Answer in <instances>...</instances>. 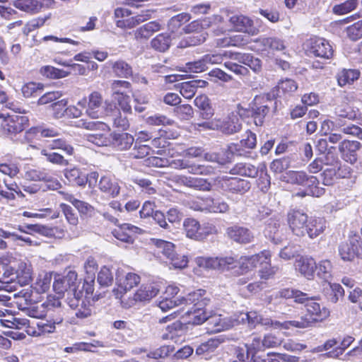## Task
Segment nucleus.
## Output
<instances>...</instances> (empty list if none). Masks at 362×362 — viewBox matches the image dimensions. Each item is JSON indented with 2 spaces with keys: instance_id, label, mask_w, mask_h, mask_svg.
Masks as SVG:
<instances>
[{
  "instance_id": "nucleus-5",
  "label": "nucleus",
  "mask_w": 362,
  "mask_h": 362,
  "mask_svg": "<svg viewBox=\"0 0 362 362\" xmlns=\"http://www.w3.org/2000/svg\"><path fill=\"white\" fill-rule=\"evenodd\" d=\"M339 252L344 261H353L355 258L362 259V241L360 237L356 233L351 232L348 241L339 245Z\"/></svg>"
},
{
  "instance_id": "nucleus-62",
  "label": "nucleus",
  "mask_w": 362,
  "mask_h": 362,
  "mask_svg": "<svg viewBox=\"0 0 362 362\" xmlns=\"http://www.w3.org/2000/svg\"><path fill=\"white\" fill-rule=\"evenodd\" d=\"M347 37L354 41L362 37V20L348 26L346 28Z\"/></svg>"
},
{
  "instance_id": "nucleus-26",
  "label": "nucleus",
  "mask_w": 362,
  "mask_h": 362,
  "mask_svg": "<svg viewBox=\"0 0 362 362\" xmlns=\"http://www.w3.org/2000/svg\"><path fill=\"white\" fill-rule=\"evenodd\" d=\"M100 190L112 198L117 197L120 192L118 182L110 176H103L98 182Z\"/></svg>"
},
{
  "instance_id": "nucleus-23",
  "label": "nucleus",
  "mask_w": 362,
  "mask_h": 362,
  "mask_svg": "<svg viewBox=\"0 0 362 362\" xmlns=\"http://www.w3.org/2000/svg\"><path fill=\"white\" fill-rule=\"evenodd\" d=\"M310 52L315 56L329 59L333 55V49L328 41L318 38L313 40L311 43Z\"/></svg>"
},
{
  "instance_id": "nucleus-52",
  "label": "nucleus",
  "mask_w": 362,
  "mask_h": 362,
  "mask_svg": "<svg viewBox=\"0 0 362 362\" xmlns=\"http://www.w3.org/2000/svg\"><path fill=\"white\" fill-rule=\"evenodd\" d=\"M23 310L26 312L28 315L34 318H42L45 317L47 313L46 305H44L43 303L31 304Z\"/></svg>"
},
{
  "instance_id": "nucleus-64",
  "label": "nucleus",
  "mask_w": 362,
  "mask_h": 362,
  "mask_svg": "<svg viewBox=\"0 0 362 362\" xmlns=\"http://www.w3.org/2000/svg\"><path fill=\"white\" fill-rule=\"evenodd\" d=\"M98 282L103 286H109L113 281V275L107 267H103L98 274Z\"/></svg>"
},
{
  "instance_id": "nucleus-55",
  "label": "nucleus",
  "mask_w": 362,
  "mask_h": 362,
  "mask_svg": "<svg viewBox=\"0 0 362 362\" xmlns=\"http://www.w3.org/2000/svg\"><path fill=\"white\" fill-rule=\"evenodd\" d=\"M38 134H40V136L43 137H54L58 135V132L54 129H42L40 127H33L25 132V138L30 139L33 136H37Z\"/></svg>"
},
{
  "instance_id": "nucleus-63",
  "label": "nucleus",
  "mask_w": 362,
  "mask_h": 362,
  "mask_svg": "<svg viewBox=\"0 0 362 362\" xmlns=\"http://www.w3.org/2000/svg\"><path fill=\"white\" fill-rule=\"evenodd\" d=\"M354 340V338L350 336L344 337L339 346L328 353V356L332 358L339 357L344 353L345 349L350 346Z\"/></svg>"
},
{
  "instance_id": "nucleus-13",
  "label": "nucleus",
  "mask_w": 362,
  "mask_h": 362,
  "mask_svg": "<svg viewBox=\"0 0 362 362\" xmlns=\"http://www.w3.org/2000/svg\"><path fill=\"white\" fill-rule=\"evenodd\" d=\"M281 180L288 183L297 184L308 187H312L318 184V180L316 177L308 176L303 171H288L283 175Z\"/></svg>"
},
{
  "instance_id": "nucleus-48",
  "label": "nucleus",
  "mask_w": 362,
  "mask_h": 362,
  "mask_svg": "<svg viewBox=\"0 0 362 362\" xmlns=\"http://www.w3.org/2000/svg\"><path fill=\"white\" fill-rule=\"evenodd\" d=\"M277 296L283 298H293L295 302L303 303L304 300L307 298V293L298 290H292L284 288L279 291Z\"/></svg>"
},
{
  "instance_id": "nucleus-25",
  "label": "nucleus",
  "mask_w": 362,
  "mask_h": 362,
  "mask_svg": "<svg viewBox=\"0 0 362 362\" xmlns=\"http://www.w3.org/2000/svg\"><path fill=\"white\" fill-rule=\"evenodd\" d=\"M296 270L304 277L311 279L317 269V264L314 259L311 257H300L296 262Z\"/></svg>"
},
{
  "instance_id": "nucleus-1",
  "label": "nucleus",
  "mask_w": 362,
  "mask_h": 362,
  "mask_svg": "<svg viewBox=\"0 0 362 362\" xmlns=\"http://www.w3.org/2000/svg\"><path fill=\"white\" fill-rule=\"evenodd\" d=\"M303 303H305L307 315L298 320L288 321L287 323H289L291 326L306 328L311 326L314 322L326 320L330 315V312L327 308L322 307L314 298H309L308 296Z\"/></svg>"
},
{
  "instance_id": "nucleus-45",
  "label": "nucleus",
  "mask_w": 362,
  "mask_h": 362,
  "mask_svg": "<svg viewBox=\"0 0 362 362\" xmlns=\"http://www.w3.org/2000/svg\"><path fill=\"white\" fill-rule=\"evenodd\" d=\"M336 114L341 117L354 120L360 117L361 113L358 108H354L349 105L338 106L335 110Z\"/></svg>"
},
{
  "instance_id": "nucleus-44",
  "label": "nucleus",
  "mask_w": 362,
  "mask_h": 362,
  "mask_svg": "<svg viewBox=\"0 0 362 362\" xmlns=\"http://www.w3.org/2000/svg\"><path fill=\"white\" fill-rule=\"evenodd\" d=\"M153 242L158 249V252L163 254L167 259H170L175 254L173 243L160 239L153 240Z\"/></svg>"
},
{
  "instance_id": "nucleus-46",
  "label": "nucleus",
  "mask_w": 362,
  "mask_h": 362,
  "mask_svg": "<svg viewBox=\"0 0 362 362\" xmlns=\"http://www.w3.org/2000/svg\"><path fill=\"white\" fill-rule=\"evenodd\" d=\"M325 289L327 291L328 300L333 303H337L339 298H342L344 295V290L339 284L329 282L327 287L325 288Z\"/></svg>"
},
{
  "instance_id": "nucleus-8",
  "label": "nucleus",
  "mask_w": 362,
  "mask_h": 362,
  "mask_svg": "<svg viewBox=\"0 0 362 362\" xmlns=\"http://www.w3.org/2000/svg\"><path fill=\"white\" fill-rule=\"evenodd\" d=\"M196 263L199 267L209 269L229 270L235 266L236 261L233 257L196 258Z\"/></svg>"
},
{
  "instance_id": "nucleus-24",
  "label": "nucleus",
  "mask_w": 362,
  "mask_h": 362,
  "mask_svg": "<svg viewBox=\"0 0 362 362\" xmlns=\"http://www.w3.org/2000/svg\"><path fill=\"white\" fill-rule=\"evenodd\" d=\"M140 276L135 273H127L124 276H119L117 278V282L119 295L121 294L123 297L124 293L138 285L140 282Z\"/></svg>"
},
{
  "instance_id": "nucleus-10",
  "label": "nucleus",
  "mask_w": 362,
  "mask_h": 362,
  "mask_svg": "<svg viewBox=\"0 0 362 362\" xmlns=\"http://www.w3.org/2000/svg\"><path fill=\"white\" fill-rule=\"evenodd\" d=\"M271 256V253L269 250H263L256 255L241 257L239 260L241 273H247V272L256 268L259 264L268 263L269 258Z\"/></svg>"
},
{
  "instance_id": "nucleus-16",
  "label": "nucleus",
  "mask_w": 362,
  "mask_h": 362,
  "mask_svg": "<svg viewBox=\"0 0 362 362\" xmlns=\"http://www.w3.org/2000/svg\"><path fill=\"white\" fill-rule=\"evenodd\" d=\"M226 234L230 240L240 244L250 243L255 238L254 234L249 228L237 225L228 227Z\"/></svg>"
},
{
  "instance_id": "nucleus-49",
  "label": "nucleus",
  "mask_w": 362,
  "mask_h": 362,
  "mask_svg": "<svg viewBox=\"0 0 362 362\" xmlns=\"http://www.w3.org/2000/svg\"><path fill=\"white\" fill-rule=\"evenodd\" d=\"M111 95H119L131 93V83L127 81L114 80L110 84Z\"/></svg>"
},
{
  "instance_id": "nucleus-31",
  "label": "nucleus",
  "mask_w": 362,
  "mask_h": 362,
  "mask_svg": "<svg viewBox=\"0 0 362 362\" xmlns=\"http://www.w3.org/2000/svg\"><path fill=\"white\" fill-rule=\"evenodd\" d=\"M361 73L358 69H343L336 76L338 85L341 87L351 85L358 79Z\"/></svg>"
},
{
  "instance_id": "nucleus-59",
  "label": "nucleus",
  "mask_w": 362,
  "mask_h": 362,
  "mask_svg": "<svg viewBox=\"0 0 362 362\" xmlns=\"http://www.w3.org/2000/svg\"><path fill=\"white\" fill-rule=\"evenodd\" d=\"M208 212L210 213H226L229 210L228 204L218 199L207 198Z\"/></svg>"
},
{
  "instance_id": "nucleus-30",
  "label": "nucleus",
  "mask_w": 362,
  "mask_h": 362,
  "mask_svg": "<svg viewBox=\"0 0 362 362\" xmlns=\"http://www.w3.org/2000/svg\"><path fill=\"white\" fill-rule=\"evenodd\" d=\"M160 29L161 25L158 22L151 21L135 30L133 33L137 40H147L154 33L159 31Z\"/></svg>"
},
{
  "instance_id": "nucleus-6",
  "label": "nucleus",
  "mask_w": 362,
  "mask_h": 362,
  "mask_svg": "<svg viewBox=\"0 0 362 362\" xmlns=\"http://www.w3.org/2000/svg\"><path fill=\"white\" fill-rule=\"evenodd\" d=\"M225 13L234 30L247 33L252 36L259 33V29L254 25L253 21L249 17L243 14H233L228 11H226Z\"/></svg>"
},
{
  "instance_id": "nucleus-27",
  "label": "nucleus",
  "mask_w": 362,
  "mask_h": 362,
  "mask_svg": "<svg viewBox=\"0 0 362 362\" xmlns=\"http://www.w3.org/2000/svg\"><path fill=\"white\" fill-rule=\"evenodd\" d=\"M45 1L52 2L51 0H14L13 5L23 11L35 13L40 11Z\"/></svg>"
},
{
  "instance_id": "nucleus-14",
  "label": "nucleus",
  "mask_w": 362,
  "mask_h": 362,
  "mask_svg": "<svg viewBox=\"0 0 362 362\" xmlns=\"http://www.w3.org/2000/svg\"><path fill=\"white\" fill-rule=\"evenodd\" d=\"M223 22V17L220 15H213L201 20L192 21L183 30L186 33H202V30L207 29L213 25H218Z\"/></svg>"
},
{
  "instance_id": "nucleus-2",
  "label": "nucleus",
  "mask_w": 362,
  "mask_h": 362,
  "mask_svg": "<svg viewBox=\"0 0 362 362\" xmlns=\"http://www.w3.org/2000/svg\"><path fill=\"white\" fill-rule=\"evenodd\" d=\"M160 290V286L157 283L142 284L134 293L132 297H123L119 295L118 289H114L113 293L115 297L121 300L122 306L129 308L138 303L147 302L156 297Z\"/></svg>"
},
{
  "instance_id": "nucleus-21",
  "label": "nucleus",
  "mask_w": 362,
  "mask_h": 362,
  "mask_svg": "<svg viewBox=\"0 0 362 362\" xmlns=\"http://www.w3.org/2000/svg\"><path fill=\"white\" fill-rule=\"evenodd\" d=\"M208 324L211 326L212 332H219L234 327L237 324V321L231 317L211 314Z\"/></svg>"
},
{
  "instance_id": "nucleus-57",
  "label": "nucleus",
  "mask_w": 362,
  "mask_h": 362,
  "mask_svg": "<svg viewBox=\"0 0 362 362\" xmlns=\"http://www.w3.org/2000/svg\"><path fill=\"white\" fill-rule=\"evenodd\" d=\"M55 323L51 322H39L37 324V330L34 332L28 331V334L30 336H41L46 334L53 333L55 331Z\"/></svg>"
},
{
  "instance_id": "nucleus-7",
  "label": "nucleus",
  "mask_w": 362,
  "mask_h": 362,
  "mask_svg": "<svg viewBox=\"0 0 362 362\" xmlns=\"http://www.w3.org/2000/svg\"><path fill=\"white\" fill-rule=\"evenodd\" d=\"M28 122V119L25 116L0 112V127L8 133L16 134L22 132Z\"/></svg>"
},
{
  "instance_id": "nucleus-32",
  "label": "nucleus",
  "mask_w": 362,
  "mask_h": 362,
  "mask_svg": "<svg viewBox=\"0 0 362 362\" xmlns=\"http://www.w3.org/2000/svg\"><path fill=\"white\" fill-rule=\"evenodd\" d=\"M230 59L238 61L245 66H247L254 71L257 72L261 69V61L250 54L234 53L230 54Z\"/></svg>"
},
{
  "instance_id": "nucleus-3",
  "label": "nucleus",
  "mask_w": 362,
  "mask_h": 362,
  "mask_svg": "<svg viewBox=\"0 0 362 362\" xmlns=\"http://www.w3.org/2000/svg\"><path fill=\"white\" fill-rule=\"evenodd\" d=\"M112 110L113 105L107 101L104 104L100 93L93 91L88 95L86 114L89 117L92 119L103 118L105 115H108L110 112Z\"/></svg>"
},
{
  "instance_id": "nucleus-56",
  "label": "nucleus",
  "mask_w": 362,
  "mask_h": 362,
  "mask_svg": "<svg viewBox=\"0 0 362 362\" xmlns=\"http://www.w3.org/2000/svg\"><path fill=\"white\" fill-rule=\"evenodd\" d=\"M50 18V16L45 17H39L28 22L22 29V32L25 35H28L30 33L42 27L45 22Z\"/></svg>"
},
{
  "instance_id": "nucleus-33",
  "label": "nucleus",
  "mask_w": 362,
  "mask_h": 362,
  "mask_svg": "<svg viewBox=\"0 0 362 362\" xmlns=\"http://www.w3.org/2000/svg\"><path fill=\"white\" fill-rule=\"evenodd\" d=\"M205 307H197L187 310V314L189 317V322L193 325H202L206 321L209 322L211 313L207 312Z\"/></svg>"
},
{
  "instance_id": "nucleus-20",
  "label": "nucleus",
  "mask_w": 362,
  "mask_h": 362,
  "mask_svg": "<svg viewBox=\"0 0 362 362\" xmlns=\"http://www.w3.org/2000/svg\"><path fill=\"white\" fill-rule=\"evenodd\" d=\"M210 298L206 296L205 290L198 289L189 293L186 297L180 299V304L192 305L191 308L207 306Z\"/></svg>"
},
{
  "instance_id": "nucleus-28",
  "label": "nucleus",
  "mask_w": 362,
  "mask_h": 362,
  "mask_svg": "<svg viewBox=\"0 0 362 362\" xmlns=\"http://www.w3.org/2000/svg\"><path fill=\"white\" fill-rule=\"evenodd\" d=\"M52 282V273L41 272L38 274L30 288L37 293H44L49 291Z\"/></svg>"
},
{
  "instance_id": "nucleus-17",
  "label": "nucleus",
  "mask_w": 362,
  "mask_h": 362,
  "mask_svg": "<svg viewBox=\"0 0 362 362\" xmlns=\"http://www.w3.org/2000/svg\"><path fill=\"white\" fill-rule=\"evenodd\" d=\"M144 230L135 226L130 223H123L119 226L112 231L113 236L117 240L127 243H133L134 235L135 234H141Z\"/></svg>"
},
{
  "instance_id": "nucleus-4",
  "label": "nucleus",
  "mask_w": 362,
  "mask_h": 362,
  "mask_svg": "<svg viewBox=\"0 0 362 362\" xmlns=\"http://www.w3.org/2000/svg\"><path fill=\"white\" fill-rule=\"evenodd\" d=\"M212 125L215 130L226 135L236 134L243 127L241 116L238 111H232L223 118H214Z\"/></svg>"
},
{
  "instance_id": "nucleus-34",
  "label": "nucleus",
  "mask_w": 362,
  "mask_h": 362,
  "mask_svg": "<svg viewBox=\"0 0 362 362\" xmlns=\"http://www.w3.org/2000/svg\"><path fill=\"white\" fill-rule=\"evenodd\" d=\"M16 279L21 285H28L32 280L33 268L28 262H21L16 272Z\"/></svg>"
},
{
  "instance_id": "nucleus-54",
  "label": "nucleus",
  "mask_w": 362,
  "mask_h": 362,
  "mask_svg": "<svg viewBox=\"0 0 362 362\" xmlns=\"http://www.w3.org/2000/svg\"><path fill=\"white\" fill-rule=\"evenodd\" d=\"M358 0H347L344 3L335 5L332 11L335 14L344 15L354 11L358 6Z\"/></svg>"
},
{
  "instance_id": "nucleus-9",
  "label": "nucleus",
  "mask_w": 362,
  "mask_h": 362,
  "mask_svg": "<svg viewBox=\"0 0 362 362\" xmlns=\"http://www.w3.org/2000/svg\"><path fill=\"white\" fill-rule=\"evenodd\" d=\"M78 275L75 271H69L65 276L56 274L53 282V289L59 296H63L69 290H75Z\"/></svg>"
},
{
  "instance_id": "nucleus-39",
  "label": "nucleus",
  "mask_w": 362,
  "mask_h": 362,
  "mask_svg": "<svg viewBox=\"0 0 362 362\" xmlns=\"http://www.w3.org/2000/svg\"><path fill=\"white\" fill-rule=\"evenodd\" d=\"M265 50L274 52L284 50L286 45L284 40L278 37H265L259 40Z\"/></svg>"
},
{
  "instance_id": "nucleus-47",
  "label": "nucleus",
  "mask_w": 362,
  "mask_h": 362,
  "mask_svg": "<svg viewBox=\"0 0 362 362\" xmlns=\"http://www.w3.org/2000/svg\"><path fill=\"white\" fill-rule=\"evenodd\" d=\"M64 176L69 182L80 187H84L85 174L78 168H74L64 170Z\"/></svg>"
},
{
  "instance_id": "nucleus-42",
  "label": "nucleus",
  "mask_w": 362,
  "mask_h": 362,
  "mask_svg": "<svg viewBox=\"0 0 362 362\" xmlns=\"http://www.w3.org/2000/svg\"><path fill=\"white\" fill-rule=\"evenodd\" d=\"M228 187L233 193L243 194L250 188L248 181L238 177H231L228 180Z\"/></svg>"
},
{
  "instance_id": "nucleus-18",
  "label": "nucleus",
  "mask_w": 362,
  "mask_h": 362,
  "mask_svg": "<svg viewBox=\"0 0 362 362\" xmlns=\"http://www.w3.org/2000/svg\"><path fill=\"white\" fill-rule=\"evenodd\" d=\"M361 144L357 141L344 140L339 144V151L342 158L351 164L357 160L356 152L360 149Z\"/></svg>"
},
{
  "instance_id": "nucleus-29",
  "label": "nucleus",
  "mask_w": 362,
  "mask_h": 362,
  "mask_svg": "<svg viewBox=\"0 0 362 362\" xmlns=\"http://www.w3.org/2000/svg\"><path fill=\"white\" fill-rule=\"evenodd\" d=\"M325 228L326 223L323 218H311L306 225L304 235L307 234L309 238L313 239L322 233Z\"/></svg>"
},
{
  "instance_id": "nucleus-37",
  "label": "nucleus",
  "mask_w": 362,
  "mask_h": 362,
  "mask_svg": "<svg viewBox=\"0 0 362 362\" xmlns=\"http://www.w3.org/2000/svg\"><path fill=\"white\" fill-rule=\"evenodd\" d=\"M233 175H239L248 177H256L258 175V168L250 163H237L230 170Z\"/></svg>"
},
{
  "instance_id": "nucleus-43",
  "label": "nucleus",
  "mask_w": 362,
  "mask_h": 362,
  "mask_svg": "<svg viewBox=\"0 0 362 362\" xmlns=\"http://www.w3.org/2000/svg\"><path fill=\"white\" fill-rule=\"evenodd\" d=\"M170 43V36L168 33L159 34L151 42V47L159 52H165L168 49Z\"/></svg>"
},
{
  "instance_id": "nucleus-40",
  "label": "nucleus",
  "mask_w": 362,
  "mask_h": 362,
  "mask_svg": "<svg viewBox=\"0 0 362 362\" xmlns=\"http://www.w3.org/2000/svg\"><path fill=\"white\" fill-rule=\"evenodd\" d=\"M14 297L16 299V303L21 310L26 308L34 300L33 298V290L30 287L21 289L14 294Z\"/></svg>"
},
{
  "instance_id": "nucleus-58",
  "label": "nucleus",
  "mask_w": 362,
  "mask_h": 362,
  "mask_svg": "<svg viewBox=\"0 0 362 362\" xmlns=\"http://www.w3.org/2000/svg\"><path fill=\"white\" fill-rule=\"evenodd\" d=\"M231 52L224 51L220 53L207 54L202 57L207 68L209 65L218 64L222 63L224 58H230Z\"/></svg>"
},
{
  "instance_id": "nucleus-22",
  "label": "nucleus",
  "mask_w": 362,
  "mask_h": 362,
  "mask_svg": "<svg viewBox=\"0 0 362 362\" xmlns=\"http://www.w3.org/2000/svg\"><path fill=\"white\" fill-rule=\"evenodd\" d=\"M153 11H142L141 13L135 16H131L126 20L116 21V25L122 29H132L140 23L152 18Z\"/></svg>"
},
{
  "instance_id": "nucleus-15",
  "label": "nucleus",
  "mask_w": 362,
  "mask_h": 362,
  "mask_svg": "<svg viewBox=\"0 0 362 362\" xmlns=\"http://www.w3.org/2000/svg\"><path fill=\"white\" fill-rule=\"evenodd\" d=\"M168 166L177 170H187L189 173L194 175L208 174L210 173L209 167L195 164L189 159L169 160Z\"/></svg>"
},
{
  "instance_id": "nucleus-12",
  "label": "nucleus",
  "mask_w": 362,
  "mask_h": 362,
  "mask_svg": "<svg viewBox=\"0 0 362 362\" xmlns=\"http://www.w3.org/2000/svg\"><path fill=\"white\" fill-rule=\"evenodd\" d=\"M272 103L269 95H263L255 98V107L252 108V117L257 126L263 124L264 118L269 111V104Z\"/></svg>"
},
{
  "instance_id": "nucleus-41",
  "label": "nucleus",
  "mask_w": 362,
  "mask_h": 362,
  "mask_svg": "<svg viewBox=\"0 0 362 362\" xmlns=\"http://www.w3.org/2000/svg\"><path fill=\"white\" fill-rule=\"evenodd\" d=\"M194 105L199 109L203 111L202 117L209 119L213 115L214 111L209 103V99L206 95H201L194 99Z\"/></svg>"
},
{
  "instance_id": "nucleus-53",
  "label": "nucleus",
  "mask_w": 362,
  "mask_h": 362,
  "mask_svg": "<svg viewBox=\"0 0 362 362\" xmlns=\"http://www.w3.org/2000/svg\"><path fill=\"white\" fill-rule=\"evenodd\" d=\"M77 127L90 131L100 130L102 132H107L109 130L108 126L105 122L100 121L93 122L81 119L78 121Z\"/></svg>"
},
{
  "instance_id": "nucleus-11",
  "label": "nucleus",
  "mask_w": 362,
  "mask_h": 362,
  "mask_svg": "<svg viewBox=\"0 0 362 362\" xmlns=\"http://www.w3.org/2000/svg\"><path fill=\"white\" fill-rule=\"evenodd\" d=\"M287 221L293 234L304 236L305 228L309 221L306 214L299 210H293L288 212Z\"/></svg>"
},
{
  "instance_id": "nucleus-50",
  "label": "nucleus",
  "mask_w": 362,
  "mask_h": 362,
  "mask_svg": "<svg viewBox=\"0 0 362 362\" xmlns=\"http://www.w3.org/2000/svg\"><path fill=\"white\" fill-rule=\"evenodd\" d=\"M206 33H195L192 35L186 37V39L182 40L180 42L179 47H186L200 45L206 40Z\"/></svg>"
},
{
  "instance_id": "nucleus-38",
  "label": "nucleus",
  "mask_w": 362,
  "mask_h": 362,
  "mask_svg": "<svg viewBox=\"0 0 362 362\" xmlns=\"http://www.w3.org/2000/svg\"><path fill=\"white\" fill-rule=\"evenodd\" d=\"M111 67L112 72L117 77L128 78L132 76L133 70L132 66L122 59L112 62Z\"/></svg>"
},
{
  "instance_id": "nucleus-61",
  "label": "nucleus",
  "mask_w": 362,
  "mask_h": 362,
  "mask_svg": "<svg viewBox=\"0 0 362 362\" xmlns=\"http://www.w3.org/2000/svg\"><path fill=\"white\" fill-rule=\"evenodd\" d=\"M47 146L50 149H61L68 155H72L74 153V148L69 144L61 139H57L49 141Z\"/></svg>"
},
{
  "instance_id": "nucleus-60",
  "label": "nucleus",
  "mask_w": 362,
  "mask_h": 362,
  "mask_svg": "<svg viewBox=\"0 0 362 362\" xmlns=\"http://www.w3.org/2000/svg\"><path fill=\"white\" fill-rule=\"evenodd\" d=\"M175 348L173 346L164 345L154 351H150L147 354V356L154 359L165 358L172 354Z\"/></svg>"
},
{
  "instance_id": "nucleus-35",
  "label": "nucleus",
  "mask_w": 362,
  "mask_h": 362,
  "mask_svg": "<svg viewBox=\"0 0 362 362\" xmlns=\"http://www.w3.org/2000/svg\"><path fill=\"white\" fill-rule=\"evenodd\" d=\"M112 139V145L120 151L129 149L134 141V137L127 133H114Z\"/></svg>"
},
{
  "instance_id": "nucleus-36",
  "label": "nucleus",
  "mask_w": 362,
  "mask_h": 362,
  "mask_svg": "<svg viewBox=\"0 0 362 362\" xmlns=\"http://www.w3.org/2000/svg\"><path fill=\"white\" fill-rule=\"evenodd\" d=\"M183 227L188 238L194 240H202L201 225L194 218H188L183 222Z\"/></svg>"
},
{
  "instance_id": "nucleus-19",
  "label": "nucleus",
  "mask_w": 362,
  "mask_h": 362,
  "mask_svg": "<svg viewBox=\"0 0 362 362\" xmlns=\"http://www.w3.org/2000/svg\"><path fill=\"white\" fill-rule=\"evenodd\" d=\"M174 180L180 184L197 190L209 191L211 184L206 180L200 177H187L185 175H176Z\"/></svg>"
},
{
  "instance_id": "nucleus-51",
  "label": "nucleus",
  "mask_w": 362,
  "mask_h": 362,
  "mask_svg": "<svg viewBox=\"0 0 362 362\" xmlns=\"http://www.w3.org/2000/svg\"><path fill=\"white\" fill-rule=\"evenodd\" d=\"M222 341L218 338H211L207 341L201 344L196 349L197 355H204L206 353L214 351Z\"/></svg>"
}]
</instances>
